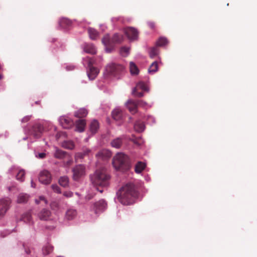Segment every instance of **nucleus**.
<instances>
[{"mask_svg":"<svg viewBox=\"0 0 257 257\" xmlns=\"http://www.w3.org/2000/svg\"><path fill=\"white\" fill-rule=\"evenodd\" d=\"M118 201L122 204L128 205L133 204L138 197V192L135 185L128 183L122 186L116 192Z\"/></svg>","mask_w":257,"mask_h":257,"instance_id":"1","label":"nucleus"},{"mask_svg":"<svg viewBox=\"0 0 257 257\" xmlns=\"http://www.w3.org/2000/svg\"><path fill=\"white\" fill-rule=\"evenodd\" d=\"M90 178L96 190L102 193L103 190L99 189L98 186L107 187L109 185L110 176L105 169L101 168L96 170L93 174L90 175Z\"/></svg>","mask_w":257,"mask_h":257,"instance_id":"2","label":"nucleus"},{"mask_svg":"<svg viewBox=\"0 0 257 257\" xmlns=\"http://www.w3.org/2000/svg\"><path fill=\"white\" fill-rule=\"evenodd\" d=\"M124 40V37L119 33H115L112 37L109 34H106L102 39V43L106 47V51L110 52L111 49L107 47H113L114 45L121 43Z\"/></svg>","mask_w":257,"mask_h":257,"instance_id":"3","label":"nucleus"},{"mask_svg":"<svg viewBox=\"0 0 257 257\" xmlns=\"http://www.w3.org/2000/svg\"><path fill=\"white\" fill-rule=\"evenodd\" d=\"M112 164L116 170H126L129 166L128 158L123 153H117L113 157Z\"/></svg>","mask_w":257,"mask_h":257,"instance_id":"4","label":"nucleus"},{"mask_svg":"<svg viewBox=\"0 0 257 257\" xmlns=\"http://www.w3.org/2000/svg\"><path fill=\"white\" fill-rule=\"evenodd\" d=\"M124 67L122 65L115 63H110L105 68V74L115 76L120 74L124 70Z\"/></svg>","mask_w":257,"mask_h":257,"instance_id":"5","label":"nucleus"},{"mask_svg":"<svg viewBox=\"0 0 257 257\" xmlns=\"http://www.w3.org/2000/svg\"><path fill=\"white\" fill-rule=\"evenodd\" d=\"M123 32L130 41L138 40L139 32L137 29L133 27H128L124 28Z\"/></svg>","mask_w":257,"mask_h":257,"instance_id":"6","label":"nucleus"},{"mask_svg":"<svg viewBox=\"0 0 257 257\" xmlns=\"http://www.w3.org/2000/svg\"><path fill=\"white\" fill-rule=\"evenodd\" d=\"M107 207V203L103 200H100L94 203L91 206V210L97 214L104 211Z\"/></svg>","mask_w":257,"mask_h":257,"instance_id":"7","label":"nucleus"},{"mask_svg":"<svg viewBox=\"0 0 257 257\" xmlns=\"http://www.w3.org/2000/svg\"><path fill=\"white\" fill-rule=\"evenodd\" d=\"M9 173L13 175L17 174L16 179L17 180L20 182L24 181L25 172L23 169H20L19 167L14 166L9 170Z\"/></svg>","mask_w":257,"mask_h":257,"instance_id":"8","label":"nucleus"},{"mask_svg":"<svg viewBox=\"0 0 257 257\" xmlns=\"http://www.w3.org/2000/svg\"><path fill=\"white\" fill-rule=\"evenodd\" d=\"M11 203V200L9 198L0 200V219L5 215L10 208Z\"/></svg>","mask_w":257,"mask_h":257,"instance_id":"9","label":"nucleus"},{"mask_svg":"<svg viewBox=\"0 0 257 257\" xmlns=\"http://www.w3.org/2000/svg\"><path fill=\"white\" fill-rule=\"evenodd\" d=\"M43 130V126L41 124L36 123L32 126L29 133L35 138L37 139L41 137Z\"/></svg>","mask_w":257,"mask_h":257,"instance_id":"10","label":"nucleus"},{"mask_svg":"<svg viewBox=\"0 0 257 257\" xmlns=\"http://www.w3.org/2000/svg\"><path fill=\"white\" fill-rule=\"evenodd\" d=\"M85 168L83 165H77L73 169V179L78 180L80 178L83 176L85 174Z\"/></svg>","mask_w":257,"mask_h":257,"instance_id":"11","label":"nucleus"},{"mask_svg":"<svg viewBox=\"0 0 257 257\" xmlns=\"http://www.w3.org/2000/svg\"><path fill=\"white\" fill-rule=\"evenodd\" d=\"M51 175L50 173L47 170H43L40 173L39 177V181L44 184H48L51 181Z\"/></svg>","mask_w":257,"mask_h":257,"instance_id":"12","label":"nucleus"},{"mask_svg":"<svg viewBox=\"0 0 257 257\" xmlns=\"http://www.w3.org/2000/svg\"><path fill=\"white\" fill-rule=\"evenodd\" d=\"M61 125L64 128L68 129L73 125V121L68 116H62L59 119Z\"/></svg>","mask_w":257,"mask_h":257,"instance_id":"13","label":"nucleus"},{"mask_svg":"<svg viewBox=\"0 0 257 257\" xmlns=\"http://www.w3.org/2000/svg\"><path fill=\"white\" fill-rule=\"evenodd\" d=\"M125 105L131 113H135L137 112L138 106L136 101L128 99L125 103Z\"/></svg>","mask_w":257,"mask_h":257,"instance_id":"14","label":"nucleus"},{"mask_svg":"<svg viewBox=\"0 0 257 257\" xmlns=\"http://www.w3.org/2000/svg\"><path fill=\"white\" fill-rule=\"evenodd\" d=\"M82 47L83 51L86 53L92 55L96 53V49L92 44L85 43L82 45Z\"/></svg>","mask_w":257,"mask_h":257,"instance_id":"15","label":"nucleus"},{"mask_svg":"<svg viewBox=\"0 0 257 257\" xmlns=\"http://www.w3.org/2000/svg\"><path fill=\"white\" fill-rule=\"evenodd\" d=\"M51 211L46 209H43L38 214V216L41 220H49L51 217Z\"/></svg>","mask_w":257,"mask_h":257,"instance_id":"16","label":"nucleus"},{"mask_svg":"<svg viewBox=\"0 0 257 257\" xmlns=\"http://www.w3.org/2000/svg\"><path fill=\"white\" fill-rule=\"evenodd\" d=\"M20 221H23L27 224L30 225L33 224L34 221L32 219V215L30 211L24 213L20 219Z\"/></svg>","mask_w":257,"mask_h":257,"instance_id":"17","label":"nucleus"},{"mask_svg":"<svg viewBox=\"0 0 257 257\" xmlns=\"http://www.w3.org/2000/svg\"><path fill=\"white\" fill-rule=\"evenodd\" d=\"M99 70L95 67L92 66L87 70V74L90 80H94L98 74Z\"/></svg>","mask_w":257,"mask_h":257,"instance_id":"18","label":"nucleus"},{"mask_svg":"<svg viewBox=\"0 0 257 257\" xmlns=\"http://www.w3.org/2000/svg\"><path fill=\"white\" fill-rule=\"evenodd\" d=\"M77 215V211L75 209L69 208L67 210L65 218L68 220L74 219Z\"/></svg>","mask_w":257,"mask_h":257,"instance_id":"19","label":"nucleus"},{"mask_svg":"<svg viewBox=\"0 0 257 257\" xmlns=\"http://www.w3.org/2000/svg\"><path fill=\"white\" fill-rule=\"evenodd\" d=\"M125 139V136L122 135L119 137H118L113 140L111 142V146L116 149L119 148L122 145L123 140Z\"/></svg>","mask_w":257,"mask_h":257,"instance_id":"20","label":"nucleus"},{"mask_svg":"<svg viewBox=\"0 0 257 257\" xmlns=\"http://www.w3.org/2000/svg\"><path fill=\"white\" fill-rule=\"evenodd\" d=\"M82 63L84 66L87 67V69L93 66V64H96L94 58L86 57L83 58Z\"/></svg>","mask_w":257,"mask_h":257,"instance_id":"21","label":"nucleus"},{"mask_svg":"<svg viewBox=\"0 0 257 257\" xmlns=\"http://www.w3.org/2000/svg\"><path fill=\"white\" fill-rule=\"evenodd\" d=\"M86 125L85 120L79 119L76 122L75 131L79 132H83Z\"/></svg>","mask_w":257,"mask_h":257,"instance_id":"22","label":"nucleus"},{"mask_svg":"<svg viewBox=\"0 0 257 257\" xmlns=\"http://www.w3.org/2000/svg\"><path fill=\"white\" fill-rule=\"evenodd\" d=\"M99 128V123L98 122L94 119L91 121L89 126V131L91 133L92 135L95 134Z\"/></svg>","mask_w":257,"mask_h":257,"instance_id":"23","label":"nucleus"},{"mask_svg":"<svg viewBox=\"0 0 257 257\" xmlns=\"http://www.w3.org/2000/svg\"><path fill=\"white\" fill-rule=\"evenodd\" d=\"M112 117L116 120H120L122 117V112L119 108H116L112 112Z\"/></svg>","mask_w":257,"mask_h":257,"instance_id":"24","label":"nucleus"},{"mask_svg":"<svg viewBox=\"0 0 257 257\" xmlns=\"http://www.w3.org/2000/svg\"><path fill=\"white\" fill-rule=\"evenodd\" d=\"M66 155L67 153L66 152L55 148V152L54 154L55 158L59 159H63L66 157Z\"/></svg>","mask_w":257,"mask_h":257,"instance_id":"25","label":"nucleus"},{"mask_svg":"<svg viewBox=\"0 0 257 257\" xmlns=\"http://www.w3.org/2000/svg\"><path fill=\"white\" fill-rule=\"evenodd\" d=\"M88 114L87 109L85 108H81L74 113L75 116L79 118L84 117Z\"/></svg>","mask_w":257,"mask_h":257,"instance_id":"26","label":"nucleus"},{"mask_svg":"<svg viewBox=\"0 0 257 257\" xmlns=\"http://www.w3.org/2000/svg\"><path fill=\"white\" fill-rule=\"evenodd\" d=\"M91 150L87 148H83L82 152L78 153L76 155V157L77 158L82 159L85 156H88L91 153Z\"/></svg>","mask_w":257,"mask_h":257,"instance_id":"27","label":"nucleus"},{"mask_svg":"<svg viewBox=\"0 0 257 257\" xmlns=\"http://www.w3.org/2000/svg\"><path fill=\"white\" fill-rule=\"evenodd\" d=\"M135 88H137L138 90L141 89L143 91L149 92L150 91L148 86L143 81L139 82Z\"/></svg>","mask_w":257,"mask_h":257,"instance_id":"28","label":"nucleus"},{"mask_svg":"<svg viewBox=\"0 0 257 257\" xmlns=\"http://www.w3.org/2000/svg\"><path fill=\"white\" fill-rule=\"evenodd\" d=\"M146 167V163L142 162H138L135 166V172L138 174L141 173Z\"/></svg>","mask_w":257,"mask_h":257,"instance_id":"29","label":"nucleus"},{"mask_svg":"<svg viewBox=\"0 0 257 257\" xmlns=\"http://www.w3.org/2000/svg\"><path fill=\"white\" fill-rule=\"evenodd\" d=\"M69 178L67 176H62L59 179V184L63 187L65 188L68 187L69 185Z\"/></svg>","mask_w":257,"mask_h":257,"instance_id":"30","label":"nucleus"},{"mask_svg":"<svg viewBox=\"0 0 257 257\" xmlns=\"http://www.w3.org/2000/svg\"><path fill=\"white\" fill-rule=\"evenodd\" d=\"M145 126L143 122L138 121L134 124V129L137 132L141 133L145 130Z\"/></svg>","mask_w":257,"mask_h":257,"instance_id":"31","label":"nucleus"},{"mask_svg":"<svg viewBox=\"0 0 257 257\" xmlns=\"http://www.w3.org/2000/svg\"><path fill=\"white\" fill-rule=\"evenodd\" d=\"M60 27L65 28L67 26H69L71 24V21L66 18H62L59 22Z\"/></svg>","mask_w":257,"mask_h":257,"instance_id":"32","label":"nucleus"},{"mask_svg":"<svg viewBox=\"0 0 257 257\" xmlns=\"http://www.w3.org/2000/svg\"><path fill=\"white\" fill-rule=\"evenodd\" d=\"M28 199V195L24 193H21L18 196L17 202L19 203H24L27 202Z\"/></svg>","mask_w":257,"mask_h":257,"instance_id":"33","label":"nucleus"},{"mask_svg":"<svg viewBox=\"0 0 257 257\" xmlns=\"http://www.w3.org/2000/svg\"><path fill=\"white\" fill-rule=\"evenodd\" d=\"M53 250V247L49 244H47L44 245L42 248V252L44 255H47L49 254Z\"/></svg>","mask_w":257,"mask_h":257,"instance_id":"34","label":"nucleus"},{"mask_svg":"<svg viewBox=\"0 0 257 257\" xmlns=\"http://www.w3.org/2000/svg\"><path fill=\"white\" fill-rule=\"evenodd\" d=\"M62 146L65 149L72 150L74 148V144L72 141H65L62 142Z\"/></svg>","mask_w":257,"mask_h":257,"instance_id":"35","label":"nucleus"},{"mask_svg":"<svg viewBox=\"0 0 257 257\" xmlns=\"http://www.w3.org/2000/svg\"><path fill=\"white\" fill-rule=\"evenodd\" d=\"M88 32L89 37L91 40H95L98 36V33L96 30L93 28H89Z\"/></svg>","mask_w":257,"mask_h":257,"instance_id":"36","label":"nucleus"},{"mask_svg":"<svg viewBox=\"0 0 257 257\" xmlns=\"http://www.w3.org/2000/svg\"><path fill=\"white\" fill-rule=\"evenodd\" d=\"M158 70V65L157 61L153 62L148 69V72L150 74H153L156 72Z\"/></svg>","mask_w":257,"mask_h":257,"instance_id":"37","label":"nucleus"},{"mask_svg":"<svg viewBox=\"0 0 257 257\" xmlns=\"http://www.w3.org/2000/svg\"><path fill=\"white\" fill-rule=\"evenodd\" d=\"M130 72L132 75H137L139 73V69L136 65L133 62L130 63Z\"/></svg>","mask_w":257,"mask_h":257,"instance_id":"38","label":"nucleus"},{"mask_svg":"<svg viewBox=\"0 0 257 257\" xmlns=\"http://www.w3.org/2000/svg\"><path fill=\"white\" fill-rule=\"evenodd\" d=\"M159 49L157 47H153L149 52V55L151 58H154L159 54Z\"/></svg>","mask_w":257,"mask_h":257,"instance_id":"39","label":"nucleus"},{"mask_svg":"<svg viewBox=\"0 0 257 257\" xmlns=\"http://www.w3.org/2000/svg\"><path fill=\"white\" fill-rule=\"evenodd\" d=\"M137 102V104L138 106L142 107L145 109H147L148 107H151V105L148 104V103L143 100H138L136 101Z\"/></svg>","mask_w":257,"mask_h":257,"instance_id":"40","label":"nucleus"},{"mask_svg":"<svg viewBox=\"0 0 257 257\" xmlns=\"http://www.w3.org/2000/svg\"><path fill=\"white\" fill-rule=\"evenodd\" d=\"M138 89L137 88H133L132 92V95L137 97H143L144 96V93L143 92H138Z\"/></svg>","mask_w":257,"mask_h":257,"instance_id":"41","label":"nucleus"},{"mask_svg":"<svg viewBox=\"0 0 257 257\" xmlns=\"http://www.w3.org/2000/svg\"><path fill=\"white\" fill-rule=\"evenodd\" d=\"M168 43V40L166 38L161 37L157 42V45L159 46H165Z\"/></svg>","mask_w":257,"mask_h":257,"instance_id":"42","label":"nucleus"},{"mask_svg":"<svg viewBox=\"0 0 257 257\" xmlns=\"http://www.w3.org/2000/svg\"><path fill=\"white\" fill-rule=\"evenodd\" d=\"M129 51V47H123L120 50V53L122 56L126 57L128 55Z\"/></svg>","mask_w":257,"mask_h":257,"instance_id":"43","label":"nucleus"},{"mask_svg":"<svg viewBox=\"0 0 257 257\" xmlns=\"http://www.w3.org/2000/svg\"><path fill=\"white\" fill-rule=\"evenodd\" d=\"M34 154H35V156L36 158H37L38 159H44L46 156V153H45L44 152L38 153V152L35 151Z\"/></svg>","mask_w":257,"mask_h":257,"instance_id":"44","label":"nucleus"},{"mask_svg":"<svg viewBox=\"0 0 257 257\" xmlns=\"http://www.w3.org/2000/svg\"><path fill=\"white\" fill-rule=\"evenodd\" d=\"M51 188L53 190L57 193L60 194L61 193V189L60 187L56 184H53L51 185Z\"/></svg>","mask_w":257,"mask_h":257,"instance_id":"45","label":"nucleus"},{"mask_svg":"<svg viewBox=\"0 0 257 257\" xmlns=\"http://www.w3.org/2000/svg\"><path fill=\"white\" fill-rule=\"evenodd\" d=\"M111 21L112 23H115L117 21L120 22L121 23H124V20L123 18L120 17H114L111 19Z\"/></svg>","mask_w":257,"mask_h":257,"instance_id":"46","label":"nucleus"},{"mask_svg":"<svg viewBox=\"0 0 257 257\" xmlns=\"http://www.w3.org/2000/svg\"><path fill=\"white\" fill-rule=\"evenodd\" d=\"M63 195L67 198H70L73 196V193L72 192L70 191H65L63 193Z\"/></svg>","mask_w":257,"mask_h":257,"instance_id":"47","label":"nucleus"},{"mask_svg":"<svg viewBox=\"0 0 257 257\" xmlns=\"http://www.w3.org/2000/svg\"><path fill=\"white\" fill-rule=\"evenodd\" d=\"M31 115L25 116L21 119V122L22 123L26 122L28 121L31 119Z\"/></svg>","mask_w":257,"mask_h":257,"instance_id":"48","label":"nucleus"},{"mask_svg":"<svg viewBox=\"0 0 257 257\" xmlns=\"http://www.w3.org/2000/svg\"><path fill=\"white\" fill-rule=\"evenodd\" d=\"M148 121L149 123H154L155 122V119L154 117L152 116H149L148 118Z\"/></svg>","mask_w":257,"mask_h":257,"instance_id":"49","label":"nucleus"},{"mask_svg":"<svg viewBox=\"0 0 257 257\" xmlns=\"http://www.w3.org/2000/svg\"><path fill=\"white\" fill-rule=\"evenodd\" d=\"M39 200L41 201H44L45 203H47V201L45 199V197L43 196H41L39 197Z\"/></svg>","mask_w":257,"mask_h":257,"instance_id":"50","label":"nucleus"},{"mask_svg":"<svg viewBox=\"0 0 257 257\" xmlns=\"http://www.w3.org/2000/svg\"><path fill=\"white\" fill-rule=\"evenodd\" d=\"M148 25L152 29L155 27V24L153 22H149Z\"/></svg>","mask_w":257,"mask_h":257,"instance_id":"51","label":"nucleus"},{"mask_svg":"<svg viewBox=\"0 0 257 257\" xmlns=\"http://www.w3.org/2000/svg\"><path fill=\"white\" fill-rule=\"evenodd\" d=\"M74 67L73 66H68L66 67V69L68 70H72L74 69Z\"/></svg>","mask_w":257,"mask_h":257,"instance_id":"52","label":"nucleus"},{"mask_svg":"<svg viewBox=\"0 0 257 257\" xmlns=\"http://www.w3.org/2000/svg\"><path fill=\"white\" fill-rule=\"evenodd\" d=\"M31 187H33V188H35L36 187V184L33 182V181L32 180H31Z\"/></svg>","mask_w":257,"mask_h":257,"instance_id":"53","label":"nucleus"},{"mask_svg":"<svg viewBox=\"0 0 257 257\" xmlns=\"http://www.w3.org/2000/svg\"><path fill=\"white\" fill-rule=\"evenodd\" d=\"M40 201L39 200V199H35V202H36V204H39L40 203Z\"/></svg>","mask_w":257,"mask_h":257,"instance_id":"54","label":"nucleus"},{"mask_svg":"<svg viewBox=\"0 0 257 257\" xmlns=\"http://www.w3.org/2000/svg\"><path fill=\"white\" fill-rule=\"evenodd\" d=\"M26 252L27 253V254H29L30 253V250L29 249L27 250V249H26L25 250Z\"/></svg>","mask_w":257,"mask_h":257,"instance_id":"55","label":"nucleus"},{"mask_svg":"<svg viewBox=\"0 0 257 257\" xmlns=\"http://www.w3.org/2000/svg\"><path fill=\"white\" fill-rule=\"evenodd\" d=\"M100 155V153H99L96 155V156L97 157Z\"/></svg>","mask_w":257,"mask_h":257,"instance_id":"56","label":"nucleus"},{"mask_svg":"<svg viewBox=\"0 0 257 257\" xmlns=\"http://www.w3.org/2000/svg\"><path fill=\"white\" fill-rule=\"evenodd\" d=\"M27 137H25V138H23V140H27Z\"/></svg>","mask_w":257,"mask_h":257,"instance_id":"57","label":"nucleus"},{"mask_svg":"<svg viewBox=\"0 0 257 257\" xmlns=\"http://www.w3.org/2000/svg\"><path fill=\"white\" fill-rule=\"evenodd\" d=\"M75 194H76V195H77L78 196L80 195L78 193H77V192H76Z\"/></svg>","mask_w":257,"mask_h":257,"instance_id":"58","label":"nucleus"},{"mask_svg":"<svg viewBox=\"0 0 257 257\" xmlns=\"http://www.w3.org/2000/svg\"><path fill=\"white\" fill-rule=\"evenodd\" d=\"M2 77H3V76L1 74H0V79H1L2 78Z\"/></svg>","mask_w":257,"mask_h":257,"instance_id":"59","label":"nucleus"},{"mask_svg":"<svg viewBox=\"0 0 257 257\" xmlns=\"http://www.w3.org/2000/svg\"><path fill=\"white\" fill-rule=\"evenodd\" d=\"M146 180H147L148 181H149V180H150V179H149V178H146Z\"/></svg>","mask_w":257,"mask_h":257,"instance_id":"60","label":"nucleus"},{"mask_svg":"<svg viewBox=\"0 0 257 257\" xmlns=\"http://www.w3.org/2000/svg\"><path fill=\"white\" fill-rule=\"evenodd\" d=\"M57 257H63V256H61V255H59V256H57Z\"/></svg>","mask_w":257,"mask_h":257,"instance_id":"61","label":"nucleus"},{"mask_svg":"<svg viewBox=\"0 0 257 257\" xmlns=\"http://www.w3.org/2000/svg\"><path fill=\"white\" fill-rule=\"evenodd\" d=\"M36 104H38V101H36Z\"/></svg>","mask_w":257,"mask_h":257,"instance_id":"62","label":"nucleus"},{"mask_svg":"<svg viewBox=\"0 0 257 257\" xmlns=\"http://www.w3.org/2000/svg\"><path fill=\"white\" fill-rule=\"evenodd\" d=\"M129 118H130V120L132 119V117H130Z\"/></svg>","mask_w":257,"mask_h":257,"instance_id":"63","label":"nucleus"}]
</instances>
